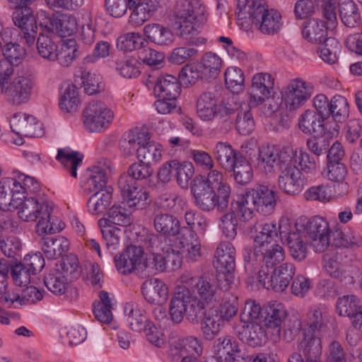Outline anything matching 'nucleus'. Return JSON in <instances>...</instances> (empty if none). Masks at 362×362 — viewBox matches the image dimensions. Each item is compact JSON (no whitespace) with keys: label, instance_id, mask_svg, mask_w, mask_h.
Instances as JSON below:
<instances>
[{"label":"nucleus","instance_id":"aec40b11","mask_svg":"<svg viewBox=\"0 0 362 362\" xmlns=\"http://www.w3.org/2000/svg\"><path fill=\"white\" fill-rule=\"evenodd\" d=\"M117 269L122 274H130L135 269L144 270L148 265L144 262V250L141 247L129 245L115 258Z\"/></svg>","mask_w":362,"mask_h":362},{"label":"nucleus","instance_id":"2f4dec72","mask_svg":"<svg viewBox=\"0 0 362 362\" xmlns=\"http://www.w3.org/2000/svg\"><path fill=\"white\" fill-rule=\"evenodd\" d=\"M328 27L322 20L310 19L303 22L301 28L303 37L312 44L318 45L328 37Z\"/></svg>","mask_w":362,"mask_h":362},{"label":"nucleus","instance_id":"f03ea898","mask_svg":"<svg viewBox=\"0 0 362 362\" xmlns=\"http://www.w3.org/2000/svg\"><path fill=\"white\" fill-rule=\"evenodd\" d=\"M18 206L16 207L18 217L25 222L38 220L35 230L39 235H45L60 232L64 227V223L54 220L51 214L52 206L47 201H39L35 197L18 200Z\"/></svg>","mask_w":362,"mask_h":362},{"label":"nucleus","instance_id":"603ef678","mask_svg":"<svg viewBox=\"0 0 362 362\" xmlns=\"http://www.w3.org/2000/svg\"><path fill=\"white\" fill-rule=\"evenodd\" d=\"M15 182L10 177L2 179L0 181V210L3 211H11L18 206V200L21 197H13L11 195V185Z\"/></svg>","mask_w":362,"mask_h":362},{"label":"nucleus","instance_id":"58836bf2","mask_svg":"<svg viewBox=\"0 0 362 362\" xmlns=\"http://www.w3.org/2000/svg\"><path fill=\"white\" fill-rule=\"evenodd\" d=\"M124 312L127 317V321L130 329L134 332L144 331L151 321L146 315L144 310L137 308L132 303H127L124 308Z\"/></svg>","mask_w":362,"mask_h":362},{"label":"nucleus","instance_id":"20e7f679","mask_svg":"<svg viewBox=\"0 0 362 362\" xmlns=\"http://www.w3.org/2000/svg\"><path fill=\"white\" fill-rule=\"evenodd\" d=\"M204 303L193 296L188 288L182 287L171 298L169 313L175 323H180L184 316L189 322L198 323L202 315H204Z\"/></svg>","mask_w":362,"mask_h":362},{"label":"nucleus","instance_id":"393cba45","mask_svg":"<svg viewBox=\"0 0 362 362\" xmlns=\"http://www.w3.org/2000/svg\"><path fill=\"white\" fill-rule=\"evenodd\" d=\"M264 317L262 324L272 332V339L277 341L280 339L281 324L286 317V311L281 303H269L264 306Z\"/></svg>","mask_w":362,"mask_h":362},{"label":"nucleus","instance_id":"473e14b6","mask_svg":"<svg viewBox=\"0 0 362 362\" xmlns=\"http://www.w3.org/2000/svg\"><path fill=\"white\" fill-rule=\"evenodd\" d=\"M325 119L315 110H306L298 119V127L305 134H323L326 131Z\"/></svg>","mask_w":362,"mask_h":362},{"label":"nucleus","instance_id":"f257e3e1","mask_svg":"<svg viewBox=\"0 0 362 362\" xmlns=\"http://www.w3.org/2000/svg\"><path fill=\"white\" fill-rule=\"evenodd\" d=\"M293 150H279L274 145H262L258 147L256 167L266 175L279 171L278 186L288 195L300 194L305 185V178L300 170L293 162Z\"/></svg>","mask_w":362,"mask_h":362},{"label":"nucleus","instance_id":"a211bd4d","mask_svg":"<svg viewBox=\"0 0 362 362\" xmlns=\"http://www.w3.org/2000/svg\"><path fill=\"white\" fill-rule=\"evenodd\" d=\"M148 88H153L158 98L177 99L181 93V84L179 80L170 74H162L153 72L146 80Z\"/></svg>","mask_w":362,"mask_h":362},{"label":"nucleus","instance_id":"a19ab883","mask_svg":"<svg viewBox=\"0 0 362 362\" xmlns=\"http://www.w3.org/2000/svg\"><path fill=\"white\" fill-rule=\"evenodd\" d=\"M83 155L69 148H59L57 151L56 159L69 170L70 175L77 177V168L82 164Z\"/></svg>","mask_w":362,"mask_h":362},{"label":"nucleus","instance_id":"cd10ccee","mask_svg":"<svg viewBox=\"0 0 362 362\" xmlns=\"http://www.w3.org/2000/svg\"><path fill=\"white\" fill-rule=\"evenodd\" d=\"M40 26L45 27L48 33H57L62 37L72 35L77 30L76 18L71 15L53 16L46 17Z\"/></svg>","mask_w":362,"mask_h":362},{"label":"nucleus","instance_id":"de8ad7c7","mask_svg":"<svg viewBox=\"0 0 362 362\" xmlns=\"http://www.w3.org/2000/svg\"><path fill=\"white\" fill-rule=\"evenodd\" d=\"M137 158L141 162L149 165L156 163L162 157L161 146L151 140V138L143 143L137 154Z\"/></svg>","mask_w":362,"mask_h":362},{"label":"nucleus","instance_id":"bf43d9fd","mask_svg":"<svg viewBox=\"0 0 362 362\" xmlns=\"http://www.w3.org/2000/svg\"><path fill=\"white\" fill-rule=\"evenodd\" d=\"M37 49L40 56L50 62H54L58 56V48L53 40L47 35L40 33L37 40Z\"/></svg>","mask_w":362,"mask_h":362},{"label":"nucleus","instance_id":"c9c22d12","mask_svg":"<svg viewBox=\"0 0 362 362\" xmlns=\"http://www.w3.org/2000/svg\"><path fill=\"white\" fill-rule=\"evenodd\" d=\"M144 32L148 40L158 46H169L174 41L172 30L158 23L146 25Z\"/></svg>","mask_w":362,"mask_h":362},{"label":"nucleus","instance_id":"39448f33","mask_svg":"<svg viewBox=\"0 0 362 362\" xmlns=\"http://www.w3.org/2000/svg\"><path fill=\"white\" fill-rule=\"evenodd\" d=\"M255 232L254 237L255 247L264 255V260L267 263L272 261H282L284 257L283 247L277 244L276 238L279 235V226L276 224L267 222L258 223L254 221V226L251 227L250 232Z\"/></svg>","mask_w":362,"mask_h":362},{"label":"nucleus","instance_id":"6e6552de","mask_svg":"<svg viewBox=\"0 0 362 362\" xmlns=\"http://www.w3.org/2000/svg\"><path fill=\"white\" fill-rule=\"evenodd\" d=\"M238 313V308L230 302L222 303L218 308L204 311L201 331L205 339L211 341L219 333L226 321H230Z\"/></svg>","mask_w":362,"mask_h":362},{"label":"nucleus","instance_id":"c85d7f7f","mask_svg":"<svg viewBox=\"0 0 362 362\" xmlns=\"http://www.w3.org/2000/svg\"><path fill=\"white\" fill-rule=\"evenodd\" d=\"M111 168L110 162L103 160L90 168V175L87 179L88 190L90 192H106Z\"/></svg>","mask_w":362,"mask_h":362},{"label":"nucleus","instance_id":"2eb2a0df","mask_svg":"<svg viewBox=\"0 0 362 362\" xmlns=\"http://www.w3.org/2000/svg\"><path fill=\"white\" fill-rule=\"evenodd\" d=\"M118 187L123 200L134 210L145 209L149 204V194L144 187H139L132 177L121 175Z\"/></svg>","mask_w":362,"mask_h":362},{"label":"nucleus","instance_id":"864d4df0","mask_svg":"<svg viewBox=\"0 0 362 362\" xmlns=\"http://www.w3.org/2000/svg\"><path fill=\"white\" fill-rule=\"evenodd\" d=\"M317 45L319 57L325 62L329 64H333L337 61V55L341 48V45L337 40L330 37Z\"/></svg>","mask_w":362,"mask_h":362},{"label":"nucleus","instance_id":"412c9836","mask_svg":"<svg viewBox=\"0 0 362 362\" xmlns=\"http://www.w3.org/2000/svg\"><path fill=\"white\" fill-rule=\"evenodd\" d=\"M127 8L132 12L128 24L138 28L148 21L158 10L159 0H126Z\"/></svg>","mask_w":362,"mask_h":362},{"label":"nucleus","instance_id":"338daca9","mask_svg":"<svg viewBox=\"0 0 362 362\" xmlns=\"http://www.w3.org/2000/svg\"><path fill=\"white\" fill-rule=\"evenodd\" d=\"M80 54L76 42L69 40L62 45L60 52H58L57 59L62 66H69Z\"/></svg>","mask_w":362,"mask_h":362},{"label":"nucleus","instance_id":"c756f323","mask_svg":"<svg viewBox=\"0 0 362 362\" xmlns=\"http://www.w3.org/2000/svg\"><path fill=\"white\" fill-rule=\"evenodd\" d=\"M150 139L147 130L136 128L125 132L119 141V148L123 154L129 156L134 153L136 155L143 143Z\"/></svg>","mask_w":362,"mask_h":362},{"label":"nucleus","instance_id":"72a5a7b5","mask_svg":"<svg viewBox=\"0 0 362 362\" xmlns=\"http://www.w3.org/2000/svg\"><path fill=\"white\" fill-rule=\"evenodd\" d=\"M281 261H272L271 263L265 262V267H262L258 270V279L260 284L267 288L272 289L276 292L284 291L287 286H281L282 279L276 272V265Z\"/></svg>","mask_w":362,"mask_h":362},{"label":"nucleus","instance_id":"5701e85b","mask_svg":"<svg viewBox=\"0 0 362 362\" xmlns=\"http://www.w3.org/2000/svg\"><path fill=\"white\" fill-rule=\"evenodd\" d=\"M10 126L13 133L27 137H40L44 134L42 124L32 115L16 113L11 119Z\"/></svg>","mask_w":362,"mask_h":362},{"label":"nucleus","instance_id":"7c9ffc66","mask_svg":"<svg viewBox=\"0 0 362 362\" xmlns=\"http://www.w3.org/2000/svg\"><path fill=\"white\" fill-rule=\"evenodd\" d=\"M145 300L151 304L162 305L168 297V288L165 284L158 279L145 281L141 286Z\"/></svg>","mask_w":362,"mask_h":362},{"label":"nucleus","instance_id":"09e8293b","mask_svg":"<svg viewBox=\"0 0 362 362\" xmlns=\"http://www.w3.org/2000/svg\"><path fill=\"white\" fill-rule=\"evenodd\" d=\"M44 284L47 289L54 295L61 296L67 289V279L59 269L51 270L44 278Z\"/></svg>","mask_w":362,"mask_h":362},{"label":"nucleus","instance_id":"f8f14e48","mask_svg":"<svg viewBox=\"0 0 362 362\" xmlns=\"http://www.w3.org/2000/svg\"><path fill=\"white\" fill-rule=\"evenodd\" d=\"M279 232L281 240L287 244L291 257L298 262L304 260L307 257L306 244L309 240L302 234L298 224L291 225L287 220H281Z\"/></svg>","mask_w":362,"mask_h":362},{"label":"nucleus","instance_id":"680f3d73","mask_svg":"<svg viewBox=\"0 0 362 362\" xmlns=\"http://www.w3.org/2000/svg\"><path fill=\"white\" fill-rule=\"evenodd\" d=\"M141 63L134 57H125L116 62V69L119 74L127 78H136L140 74Z\"/></svg>","mask_w":362,"mask_h":362},{"label":"nucleus","instance_id":"79ce46f5","mask_svg":"<svg viewBox=\"0 0 362 362\" xmlns=\"http://www.w3.org/2000/svg\"><path fill=\"white\" fill-rule=\"evenodd\" d=\"M99 300L93 304V314L95 317L100 322L109 324L113 319L112 313V304L107 291H101L99 293Z\"/></svg>","mask_w":362,"mask_h":362},{"label":"nucleus","instance_id":"4d7b16f0","mask_svg":"<svg viewBox=\"0 0 362 362\" xmlns=\"http://www.w3.org/2000/svg\"><path fill=\"white\" fill-rule=\"evenodd\" d=\"M222 59L216 53H205L201 59V68L204 78H216L221 72Z\"/></svg>","mask_w":362,"mask_h":362},{"label":"nucleus","instance_id":"ddd939ff","mask_svg":"<svg viewBox=\"0 0 362 362\" xmlns=\"http://www.w3.org/2000/svg\"><path fill=\"white\" fill-rule=\"evenodd\" d=\"M205 8L197 1L177 0L173 9L180 28L185 27L188 33L205 22Z\"/></svg>","mask_w":362,"mask_h":362},{"label":"nucleus","instance_id":"6e6d98bb","mask_svg":"<svg viewBox=\"0 0 362 362\" xmlns=\"http://www.w3.org/2000/svg\"><path fill=\"white\" fill-rule=\"evenodd\" d=\"M0 38L3 39L1 37ZM4 40H1V42ZM3 55L5 59L1 61H7L10 64L9 71L11 74L13 72V65L19 64L25 56V49L17 43L8 42L4 45H1V49Z\"/></svg>","mask_w":362,"mask_h":362},{"label":"nucleus","instance_id":"f704fd0d","mask_svg":"<svg viewBox=\"0 0 362 362\" xmlns=\"http://www.w3.org/2000/svg\"><path fill=\"white\" fill-rule=\"evenodd\" d=\"M42 250L49 259L62 257L69 248V241L64 236L45 237L41 240Z\"/></svg>","mask_w":362,"mask_h":362},{"label":"nucleus","instance_id":"052dcab7","mask_svg":"<svg viewBox=\"0 0 362 362\" xmlns=\"http://www.w3.org/2000/svg\"><path fill=\"white\" fill-rule=\"evenodd\" d=\"M243 71L235 66H231L225 71V82L228 89L233 93H238L244 88Z\"/></svg>","mask_w":362,"mask_h":362},{"label":"nucleus","instance_id":"9b49d317","mask_svg":"<svg viewBox=\"0 0 362 362\" xmlns=\"http://www.w3.org/2000/svg\"><path fill=\"white\" fill-rule=\"evenodd\" d=\"M7 77L0 79V93H4L7 100L13 105H21L28 101L34 82L26 74H18L9 82Z\"/></svg>","mask_w":362,"mask_h":362},{"label":"nucleus","instance_id":"a18cd8bd","mask_svg":"<svg viewBox=\"0 0 362 362\" xmlns=\"http://www.w3.org/2000/svg\"><path fill=\"white\" fill-rule=\"evenodd\" d=\"M264 255L255 247L248 246L244 248L243 259L245 262V269L248 275L252 277L257 272L258 268L261 263L262 267H265V262L264 260Z\"/></svg>","mask_w":362,"mask_h":362},{"label":"nucleus","instance_id":"4468645a","mask_svg":"<svg viewBox=\"0 0 362 362\" xmlns=\"http://www.w3.org/2000/svg\"><path fill=\"white\" fill-rule=\"evenodd\" d=\"M83 124L90 132L107 129L114 118L113 112L101 101H93L83 110Z\"/></svg>","mask_w":362,"mask_h":362},{"label":"nucleus","instance_id":"a878e982","mask_svg":"<svg viewBox=\"0 0 362 362\" xmlns=\"http://www.w3.org/2000/svg\"><path fill=\"white\" fill-rule=\"evenodd\" d=\"M274 86V78L269 74L259 73L252 79L249 90L250 107L257 106L270 97L271 90Z\"/></svg>","mask_w":362,"mask_h":362},{"label":"nucleus","instance_id":"e2e57ef3","mask_svg":"<svg viewBox=\"0 0 362 362\" xmlns=\"http://www.w3.org/2000/svg\"><path fill=\"white\" fill-rule=\"evenodd\" d=\"M249 105L245 109L243 107L238 111L235 125L236 129L240 134L247 135L255 129V123Z\"/></svg>","mask_w":362,"mask_h":362},{"label":"nucleus","instance_id":"4c0bfd02","mask_svg":"<svg viewBox=\"0 0 362 362\" xmlns=\"http://www.w3.org/2000/svg\"><path fill=\"white\" fill-rule=\"evenodd\" d=\"M213 154L216 160L225 170L232 166L239 159V157L243 156L230 144L222 141H219L215 145Z\"/></svg>","mask_w":362,"mask_h":362},{"label":"nucleus","instance_id":"ea45409f","mask_svg":"<svg viewBox=\"0 0 362 362\" xmlns=\"http://www.w3.org/2000/svg\"><path fill=\"white\" fill-rule=\"evenodd\" d=\"M301 347L306 362H322V345L320 337L314 336L312 332H305Z\"/></svg>","mask_w":362,"mask_h":362},{"label":"nucleus","instance_id":"bb28decb","mask_svg":"<svg viewBox=\"0 0 362 362\" xmlns=\"http://www.w3.org/2000/svg\"><path fill=\"white\" fill-rule=\"evenodd\" d=\"M235 335L250 346L257 347L267 341V334L262 323H242L234 327Z\"/></svg>","mask_w":362,"mask_h":362},{"label":"nucleus","instance_id":"9d476101","mask_svg":"<svg viewBox=\"0 0 362 362\" xmlns=\"http://www.w3.org/2000/svg\"><path fill=\"white\" fill-rule=\"evenodd\" d=\"M305 238L308 239L309 244L316 252H324L329 245L331 236L339 235L340 232L331 233L328 223L321 217H313L305 224L299 226Z\"/></svg>","mask_w":362,"mask_h":362},{"label":"nucleus","instance_id":"b1692460","mask_svg":"<svg viewBox=\"0 0 362 362\" xmlns=\"http://www.w3.org/2000/svg\"><path fill=\"white\" fill-rule=\"evenodd\" d=\"M150 210L152 211L153 228L157 233L168 237H176L180 233L182 228L176 216L163 211L158 206H152Z\"/></svg>","mask_w":362,"mask_h":362},{"label":"nucleus","instance_id":"1a4fd4ad","mask_svg":"<svg viewBox=\"0 0 362 362\" xmlns=\"http://www.w3.org/2000/svg\"><path fill=\"white\" fill-rule=\"evenodd\" d=\"M214 266L219 273L218 280L222 290L228 291L233 283L235 268V249L228 241L221 242L215 252Z\"/></svg>","mask_w":362,"mask_h":362},{"label":"nucleus","instance_id":"774afa93","mask_svg":"<svg viewBox=\"0 0 362 362\" xmlns=\"http://www.w3.org/2000/svg\"><path fill=\"white\" fill-rule=\"evenodd\" d=\"M358 299L354 295L344 296L337 301V311L341 316L351 317L360 308Z\"/></svg>","mask_w":362,"mask_h":362},{"label":"nucleus","instance_id":"0e129e2a","mask_svg":"<svg viewBox=\"0 0 362 362\" xmlns=\"http://www.w3.org/2000/svg\"><path fill=\"white\" fill-rule=\"evenodd\" d=\"M144 42L145 40L139 33H127L118 37L117 47L121 50L132 52L141 49Z\"/></svg>","mask_w":362,"mask_h":362},{"label":"nucleus","instance_id":"37998d69","mask_svg":"<svg viewBox=\"0 0 362 362\" xmlns=\"http://www.w3.org/2000/svg\"><path fill=\"white\" fill-rule=\"evenodd\" d=\"M226 171L232 172L235 181L240 185L248 184L253 177L252 168L243 155L240 156L239 159L228 168Z\"/></svg>","mask_w":362,"mask_h":362},{"label":"nucleus","instance_id":"dca6fc26","mask_svg":"<svg viewBox=\"0 0 362 362\" xmlns=\"http://www.w3.org/2000/svg\"><path fill=\"white\" fill-rule=\"evenodd\" d=\"M31 4H23L14 6L12 14L14 25L21 29L22 37L28 46L33 45L37 33V25Z\"/></svg>","mask_w":362,"mask_h":362},{"label":"nucleus","instance_id":"3c124183","mask_svg":"<svg viewBox=\"0 0 362 362\" xmlns=\"http://www.w3.org/2000/svg\"><path fill=\"white\" fill-rule=\"evenodd\" d=\"M15 182L10 177L2 179L0 181V210L3 211H11L18 206V200L21 197H13L11 195V185Z\"/></svg>","mask_w":362,"mask_h":362},{"label":"nucleus","instance_id":"4be33fe9","mask_svg":"<svg viewBox=\"0 0 362 362\" xmlns=\"http://www.w3.org/2000/svg\"><path fill=\"white\" fill-rule=\"evenodd\" d=\"M214 354L225 362H247L238 343L229 335L218 337L214 342Z\"/></svg>","mask_w":362,"mask_h":362},{"label":"nucleus","instance_id":"49530a36","mask_svg":"<svg viewBox=\"0 0 362 362\" xmlns=\"http://www.w3.org/2000/svg\"><path fill=\"white\" fill-rule=\"evenodd\" d=\"M197 293L200 302L207 303L215 302L218 298V288L216 282L207 276H201L196 284Z\"/></svg>","mask_w":362,"mask_h":362},{"label":"nucleus","instance_id":"7ed1b4c3","mask_svg":"<svg viewBox=\"0 0 362 362\" xmlns=\"http://www.w3.org/2000/svg\"><path fill=\"white\" fill-rule=\"evenodd\" d=\"M237 10L239 18H248L264 34L274 35L280 30L281 15L276 10L269 9L264 0H238Z\"/></svg>","mask_w":362,"mask_h":362},{"label":"nucleus","instance_id":"69168bd1","mask_svg":"<svg viewBox=\"0 0 362 362\" xmlns=\"http://www.w3.org/2000/svg\"><path fill=\"white\" fill-rule=\"evenodd\" d=\"M79 104L78 93L73 84H68L63 95L61 96L59 106L66 112H74Z\"/></svg>","mask_w":362,"mask_h":362},{"label":"nucleus","instance_id":"e433bc0d","mask_svg":"<svg viewBox=\"0 0 362 362\" xmlns=\"http://www.w3.org/2000/svg\"><path fill=\"white\" fill-rule=\"evenodd\" d=\"M218 100L213 92L202 93L197 100V112L204 121L212 120L217 114Z\"/></svg>","mask_w":362,"mask_h":362},{"label":"nucleus","instance_id":"8fccbe9b","mask_svg":"<svg viewBox=\"0 0 362 362\" xmlns=\"http://www.w3.org/2000/svg\"><path fill=\"white\" fill-rule=\"evenodd\" d=\"M192 180L205 182L211 188L227 197H230L231 189L230 185L223 181V175L216 170H211L206 177L203 176L195 177Z\"/></svg>","mask_w":362,"mask_h":362},{"label":"nucleus","instance_id":"c03bdc74","mask_svg":"<svg viewBox=\"0 0 362 362\" xmlns=\"http://www.w3.org/2000/svg\"><path fill=\"white\" fill-rule=\"evenodd\" d=\"M112 187L106 188V192H98L89 198L87 202L88 211L93 215L103 214L112 202Z\"/></svg>","mask_w":362,"mask_h":362},{"label":"nucleus","instance_id":"13d9d810","mask_svg":"<svg viewBox=\"0 0 362 362\" xmlns=\"http://www.w3.org/2000/svg\"><path fill=\"white\" fill-rule=\"evenodd\" d=\"M264 307L255 300H248L245 303V307L240 315V324L242 323H262L264 317Z\"/></svg>","mask_w":362,"mask_h":362},{"label":"nucleus","instance_id":"0eeeda50","mask_svg":"<svg viewBox=\"0 0 362 362\" xmlns=\"http://www.w3.org/2000/svg\"><path fill=\"white\" fill-rule=\"evenodd\" d=\"M190 189L193 203L201 211L210 212L216 209L223 212L228 209L230 197L216 192L205 182L192 180Z\"/></svg>","mask_w":362,"mask_h":362},{"label":"nucleus","instance_id":"6ab92c4d","mask_svg":"<svg viewBox=\"0 0 362 362\" xmlns=\"http://www.w3.org/2000/svg\"><path fill=\"white\" fill-rule=\"evenodd\" d=\"M246 204L251 203L260 214L267 216L272 214L276 205L277 194L267 186L258 185L245 192Z\"/></svg>","mask_w":362,"mask_h":362},{"label":"nucleus","instance_id":"f3484780","mask_svg":"<svg viewBox=\"0 0 362 362\" xmlns=\"http://www.w3.org/2000/svg\"><path fill=\"white\" fill-rule=\"evenodd\" d=\"M313 86L301 78L290 81L283 93V100L289 111H294L303 106L311 97Z\"/></svg>","mask_w":362,"mask_h":362},{"label":"nucleus","instance_id":"423d86ee","mask_svg":"<svg viewBox=\"0 0 362 362\" xmlns=\"http://www.w3.org/2000/svg\"><path fill=\"white\" fill-rule=\"evenodd\" d=\"M321 6L322 15L332 25L337 20L336 9L339 7V16L342 23L349 28L361 25L362 19L358 6L352 0H315Z\"/></svg>","mask_w":362,"mask_h":362},{"label":"nucleus","instance_id":"5fc2aeb1","mask_svg":"<svg viewBox=\"0 0 362 362\" xmlns=\"http://www.w3.org/2000/svg\"><path fill=\"white\" fill-rule=\"evenodd\" d=\"M349 115V104L347 99L340 95L333 96L329 101V117H332L337 122H343Z\"/></svg>","mask_w":362,"mask_h":362}]
</instances>
